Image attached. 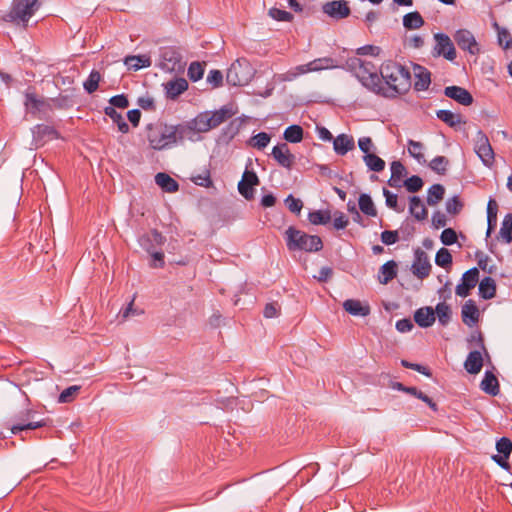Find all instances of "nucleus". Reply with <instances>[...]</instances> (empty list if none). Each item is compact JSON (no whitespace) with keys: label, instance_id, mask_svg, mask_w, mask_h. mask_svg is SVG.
<instances>
[{"label":"nucleus","instance_id":"603ef678","mask_svg":"<svg viewBox=\"0 0 512 512\" xmlns=\"http://www.w3.org/2000/svg\"><path fill=\"white\" fill-rule=\"evenodd\" d=\"M404 186L408 192L415 193L422 189L423 180L419 176L413 175L405 180Z\"/></svg>","mask_w":512,"mask_h":512},{"label":"nucleus","instance_id":"c03bdc74","mask_svg":"<svg viewBox=\"0 0 512 512\" xmlns=\"http://www.w3.org/2000/svg\"><path fill=\"white\" fill-rule=\"evenodd\" d=\"M499 233L506 243L512 242V214L505 215Z\"/></svg>","mask_w":512,"mask_h":512},{"label":"nucleus","instance_id":"412c9836","mask_svg":"<svg viewBox=\"0 0 512 512\" xmlns=\"http://www.w3.org/2000/svg\"><path fill=\"white\" fill-rule=\"evenodd\" d=\"M444 94L464 106H468L473 102V97L470 92L459 86L446 87Z\"/></svg>","mask_w":512,"mask_h":512},{"label":"nucleus","instance_id":"a18cd8bd","mask_svg":"<svg viewBox=\"0 0 512 512\" xmlns=\"http://www.w3.org/2000/svg\"><path fill=\"white\" fill-rule=\"evenodd\" d=\"M231 117V113L228 109H220L218 111H215L213 113H209V121L211 124V129L216 128L220 124H222L224 121H226L228 118Z\"/></svg>","mask_w":512,"mask_h":512},{"label":"nucleus","instance_id":"dca6fc26","mask_svg":"<svg viewBox=\"0 0 512 512\" xmlns=\"http://www.w3.org/2000/svg\"><path fill=\"white\" fill-rule=\"evenodd\" d=\"M162 69L169 72H179L184 69L182 58L179 52L175 49L169 48L162 53Z\"/></svg>","mask_w":512,"mask_h":512},{"label":"nucleus","instance_id":"774afa93","mask_svg":"<svg viewBox=\"0 0 512 512\" xmlns=\"http://www.w3.org/2000/svg\"><path fill=\"white\" fill-rule=\"evenodd\" d=\"M348 223L349 220L343 212L337 211L334 213L333 226L335 229H344Z\"/></svg>","mask_w":512,"mask_h":512},{"label":"nucleus","instance_id":"a19ab883","mask_svg":"<svg viewBox=\"0 0 512 512\" xmlns=\"http://www.w3.org/2000/svg\"><path fill=\"white\" fill-rule=\"evenodd\" d=\"M408 152L418 163H425L424 145L421 142L409 140Z\"/></svg>","mask_w":512,"mask_h":512},{"label":"nucleus","instance_id":"393cba45","mask_svg":"<svg viewBox=\"0 0 512 512\" xmlns=\"http://www.w3.org/2000/svg\"><path fill=\"white\" fill-rule=\"evenodd\" d=\"M414 75L415 82L414 88L416 91H425L429 88L431 84V74L430 72L420 65L414 66Z\"/></svg>","mask_w":512,"mask_h":512},{"label":"nucleus","instance_id":"3c124183","mask_svg":"<svg viewBox=\"0 0 512 512\" xmlns=\"http://www.w3.org/2000/svg\"><path fill=\"white\" fill-rule=\"evenodd\" d=\"M435 262L440 267H447L452 263V255L446 248H441L435 257Z\"/></svg>","mask_w":512,"mask_h":512},{"label":"nucleus","instance_id":"09e8293b","mask_svg":"<svg viewBox=\"0 0 512 512\" xmlns=\"http://www.w3.org/2000/svg\"><path fill=\"white\" fill-rule=\"evenodd\" d=\"M101 80V74L97 70H92L84 82V89L89 93H93L98 89L99 82Z\"/></svg>","mask_w":512,"mask_h":512},{"label":"nucleus","instance_id":"e433bc0d","mask_svg":"<svg viewBox=\"0 0 512 512\" xmlns=\"http://www.w3.org/2000/svg\"><path fill=\"white\" fill-rule=\"evenodd\" d=\"M360 210L367 216L375 217L377 210L375 205L368 194H361L358 200Z\"/></svg>","mask_w":512,"mask_h":512},{"label":"nucleus","instance_id":"f03ea898","mask_svg":"<svg viewBox=\"0 0 512 512\" xmlns=\"http://www.w3.org/2000/svg\"><path fill=\"white\" fill-rule=\"evenodd\" d=\"M383 79L396 94H404L411 87V74L407 68L395 61H386L380 68Z\"/></svg>","mask_w":512,"mask_h":512},{"label":"nucleus","instance_id":"8fccbe9b","mask_svg":"<svg viewBox=\"0 0 512 512\" xmlns=\"http://www.w3.org/2000/svg\"><path fill=\"white\" fill-rule=\"evenodd\" d=\"M405 172V167L399 161H394L391 164V178L388 181L390 186H396L395 181L400 180L403 173Z\"/></svg>","mask_w":512,"mask_h":512},{"label":"nucleus","instance_id":"c9c22d12","mask_svg":"<svg viewBox=\"0 0 512 512\" xmlns=\"http://www.w3.org/2000/svg\"><path fill=\"white\" fill-rule=\"evenodd\" d=\"M424 25V20L419 12H410L403 17V26L406 29H419Z\"/></svg>","mask_w":512,"mask_h":512},{"label":"nucleus","instance_id":"7ed1b4c3","mask_svg":"<svg viewBox=\"0 0 512 512\" xmlns=\"http://www.w3.org/2000/svg\"><path fill=\"white\" fill-rule=\"evenodd\" d=\"M347 66L367 89L375 93L382 91V80L378 75V69L372 62L351 57L347 60Z\"/></svg>","mask_w":512,"mask_h":512},{"label":"nucleus","instance_id":"f257e3e1","mask_svg":"<svg viewBox=\"0 0 512 512\" xmlns=\"http://www.w3.org/2000/svg\"><path fill=\"white\" fill-rule=\"evenodd\" d=\"M189 128L179 125H168L162 122L151 123L146 126V139L153 150H165L182 143Z\"/></svg>","mask_w":512,"mask_h":512},{"label":"nucleus","instance_id":"39448f33","mask_svg":"<svg viewBox=\"0 0 512 512\" xmlns=\"http://www.w3.org/2000/svg\"><path fill=\"white\" fill-rule=\"evenodd\" d=\"M39 7V0H13L10 11L5 16V20L27 27L28 21Z\"/></svg>","mask_w":512,"mask_h":512},{"label":"nucleus","instance_id":"13d9d810","mask_svg":"<svg viewBox=\"0 0 512 512\" xmlns=\"http://www.w3.org/2000/svg\"><path fill=\"white\" fill-rule=\"evenodd\" d=\"M447 165L448 160L444 156L435 157L429 164L430 168L439 174H444L446 172Z\"/></svg>","mask_w":512,"mask_h":512},{"label":"nucleus","instance_id":"37998d69","mask_svg":"<svg viewBox=\"0 0 512 512\" xmlns=\"http://www.w3.org/2000/svg\"><path fill=\"white\" fill-rule=\"evenodd\" d=\"M308 219L313 225H324L331 220V214L328 210H316L309 213Z\"/></svg>","mask_w":512,"mask_h":512},{"label":"nucleus","instance_id":"0e129e2a","mask_svg":"<svg viewBox=\"0 0 512 512\" xmlns=\"http://www.w3.org/2000/svg\"><path fill=\"white\" fill-rule=\"evenodd\" d=\"M462 207L463 205L458 196H454L448 199L446 202L447 212L453 215L458 214L461 211Z\"/></svg>","mask_w":512,"mask_h":512},{"label":"nucleus","instance_id":"6e6552de","mask_svg":"<svg viewBox=\"0 0 512 512\" xmlns=\"http://www.w3.org/2000/svg\"><path fill=\"white\" fill-rule=\"evenodd\" d=\"M24 106L26 112L34 117L44 115L51 110L49 102L31 90L25 93Z\"/></svg>","mask_w":512,"mask_h":512},{"label":"nucleus","instance_id":"72a5a7b5","mask_svg":"<svg viewBox=\"0 0 512 512\" xmlns=\"http://www.w3.org/2000/svg\"><path fill=\"white\" fill-rule=\"evenodd\" d=\"M496 294V282L491 277L483 278L479 283V295L483 299H492Z\"/></svg>","mask_w":512,"mask_h":512},{"label":"nucleus","instance_id":"6ab92c4d","mask_svg":"<svg viewBox=\"0 0 512 512\" xmlns=\"http://www.w3.org/2000/svg\"><path fill=\"white\" fill-rule=\"evenodd\" d=\"M272 156L284 168L290 169L294 164L295 157L290 152L286 143L278 144L272 149Z\"/></svg>","mask_w":512,"mask_h":512},{"label":"nucleus","instance_id":"4d7b16f0","mask_svg":"<svg viewBox=\"0 0 512 512\" xmlns=\"http://www.w3.org/2000/svg\"><path fill=\"white\" fill-rule=\"evenodd\" d=\"M406 393H409V394L417 397L418 399L422 400L423 402L427 403L429 405V407H431L434 411L437 410L436 403L433 402V400L430 397H428L426 394H424L422 391L418 390L417 388H415V387L407 388Z\"/></svg>","mask_w":512,"mask_h":512},{"label":"nucleus","instance_id":"052dcab7","mask_svg":"<svg viewBox=\"0 0 512 512\" xmlns=\"http://www.w3.org/2000/svg\"><path fill=\"white\" fill-rule=\"evenodd\" d=\"M358 147L364 153V155L374 153L376 149L372 139L370 137H361L358 139Z\"/></svg>","mask_w":512,"mask_h":512},{"label":"nucleus","instance_id":"aec40b11","mask_svg":"<svg viewBox=\"0 0 512 512\" xmlns=\"http://www.w3.org/2000/svg\"><path fill=\"white\" fill-rule=\"evenodd\" d=\"M164 242H165V237L157 230H152L149 233L144 234L139 238L140 246L147 252H151L157 246L163 245Z\"/></svg>","mask_w":512,"mask_h":512},{"label":"nucleus","instance_id":"bf43d9fd","mask_svg":"<svg viewBox=\"0 0 512 512\" xmlns=\"http://www.w3.org/2000/svg\"><path fill=\"white\" fill-rule=\"evenodd\" d=\"M285 204L290 212L299 214L303 208V203L300 199L295 198L293 195L287 196Z\"/></svg>","mask_w":512,"mask_h":512},{"label":"nucleus","instance_id":"9b49d317","mask_svg":"<svg viewBox=\"0 0 512 512\" xmlns=\"http://www.w3.org/2000/svg\"><path fill=\"white\" fill-rule=\"evenodd\" d=\"M479 280V270L474 267L466 271L461 278V282L456 286L455 293L460 297H467L470 291L477 285Z\"/></svg>","mask_w":512,"mask_h":512},{"label":"nucleus","instance_id":"6e6d98bb","mask_svg":"<svg viewBox=\"0 0 512 512\" xmlns=\"http://www.w3.org/2000/svg\"><path fill=\"white\" fill-rule=\"evenodd\" d=\"M496 449L499 452V454L506 456V458H509L512 452V441L509 438L502 437L500 440L497 441Z\"/></svg>","mask_w":512,"mask_h":512},{"label":"nucleus","instance_id":"49530a36","mask_svg":"<svg viewBox=\"0 0 512 512\" xmlns=\"http://www.w3.org/2000/svg\"><path fill=\"white\" fill-rule=\"evenodd\" d=\"M434 312L437 315L438 320L442 325L448 324V322L451 319V314H452L449 305H447L444 302L438 303L436 305Z\"/></svg>","mask_w":512,"mask_h":512},{"label":"nucleus","instance_id":"de8ad7c7","mask_svg":"<svg viewBox=\"0 0 512 512\" xmlns=\"http://www.w3.org/2000/svg\"><path fill=\"white\" fill-rule=\"evenodd\" d=\"M271 136L266 132H260L256 135H254L249 140V145L253 148L262 150L264 149L270 142Z\"/></svg>","mask_w":512,"mask_h":512},{"label":"nucleus","instance_id":"ea45409f","mask_svg":"<svg viewBox=\"0 0 512 512\" xmlns=\"http://www.w3.org/2000/svg\"><path fill=\"white\" fill-rule=\"evenodd\" d=\"M105 114L109 116L114 123L117 124L118 129L122 133H127L129 131V126L125 122L123 116L118 113L114 107L108 106L105 108Z\"/></svg>","mask_w":512,"mask_h":512},{"label":"nucleus","instance_id":"338daca9","mask_svg":"<svg viewBox=\"0 0 512 512\" xmlns=\"http://www.w3.org/2000/svg\"><path fill=\"white\" fill-rule=\"evenodd\" d=\"M399 239L398 231L396 230H385L381 233V241L385 245H393Z\"/></svg>","mask_w":512,"mask_h":512},{"label":"nucleus","instance_id":"79ce46f5","mask_svg":"<svg viewBox=\"0 0 512 512\" xmlns=\"http://www.w3.org/2000/svg\"><path fill=\"white\" fill-rule=\"evenodd\" d=\"M284 139L291 143H299L303 139V129L299 125H291L284 131Z\"/></svg>","mask_w":512,"mask_h":512},{"label":"nucleus","instance_id":"4c0bfd02","mask_svg":"<svg viewBox=\"0 0 512 512\" xmlns=\"http://www.w3.org/2000/svg\"><path fill=\"white\" fill-rule=\"evenodd\" d=\"M363 161L371 171L381 172L385 169V161L375 153L364 155Z\"/></svg>","mask_w":512,"mask_h":512},{"label":"nucleus","instance_id":"ddd939ff","mask_svg":"<svg viewBox=\"0 0 512 512\" xmlns=\"http://www.w3.org/2000/svg\"><path fill=\"white\" fill-rule=\"evenodd\" d=\"M454 39L460 49L468 51L471 55H477L480 52L479 45L469 30H458L454 35Z\"/></svg>","mask_w":512,"mask_h":512},{"label":"nucleus","instance_id":"20e7f679","mask_svg":"<svg viewBox=\"0 0 512 512\" xmlns=\"http://www.w3.org/2000/svg\"><path fill=\"white\" fill-rule=\"evenodd\" d=\"M285 239L288 250L318 252L323 248L322 240L317 235H309L293 226L285 231Z\"/></svg>","mask_w":512,"mask_h":512},{"label":"nucleus","instance_id":"e2e57ef3","mask_svg":"<svg viewBox=\"0 0 512 512\" xmlns=\"http://www.w3.org/2000/svg\"><path fill=\"white\" fill-rule=\"evenodd\" d=\"M383 194H384V196L386 198V205L389 208H391V209H393V210H395L397 212H402L403 211L404 208H399L398 207V203H397L398 197H397L396 194L390 192L387 189L383 190Z\"/></svg>","mask_w":512,"mask_h":512},{"label":"nucleus","instance_id":"58836bf2","mask_svg":"<svg viewBox=\"0 0 512 512\" xmlns=\"http://www.w3.org/2000/svg\"><path fill=\"white\" fill-rule=\"evenodd\" d=\"M437 118L446 123L450 127H456L462 122L461 115L453 113L449 110H438Z\"/></svg>","mask_w":512,"mask_h":512},{"label":"nucleus","instance_id":"473e14b6","mask_svg":"<svg viewBox=\"0 0 512 512\" xmlns=\"http://www.w3.org/2000/svg\"><path fill=\"white\" fill-rule=\"evenodd\" d=\"M125 65L134 71L151 66V59L147 55L127 56Z\"/></svg>","mask_w":512,"mask_h":512},{"label":"nucleus","instance_id":"f8f14e48","mask_svg":"<svg viewBox=\"0 0 512 512\" xmlns=\"http://www.w3.org/2000/svg\"><path fill=\"white\" fill-rule=\"evenodd\" d=\"M322 10L329 17L336 20L347 18L351 13L348 2L345 0L328 1L323 4Z\"/></svg>","mask_w":512,"mask_h":512},{"label":"nucleus","instance_id":"4468645a","mask_svg":"<svg viewBox=\"0 0 512 512\" xmlns=\"http://www.w3.org/2000/svg\"><path fill=\"white\" fill-rule=\"evenodd\" d=\"M258 184L259 178L257 174L254 171L246 170L241 181L238 183V191L246 200H252L255 193L254 187Z\"/></svg>","mask_w":512,"mask_h":512},{"label":"nucleus","instance_id":"423d86ee","mask_svg":"<svg viewBox=\"0 0 512 512\" xmlns=\"http://www.w3.org/2000/svg\"><path fill=\"white\" fill-rule=\"evenodd\" d=\"M254 69L246 59H238L227 70L226 80L233 86H244L253 78Z\"/></svg>","mask_w":512,"mask_h":512},{"label":"nucleus","instance_id":"5fc2aeb1","mask_svg":"<svg viewBox=\"0 0 512 512\" xmlns=\"http://www.w3.org/2000/svg\"><path fill=\"white\" fill-rule=\"evenodd\" d=\"M80 390V386H77V385H73V386H70L66 389H64L61 394L59 395V399L58 401L60 403H68L70 401H72L75 396L78 394Z\"/></svg>","mask_w":512,"mask_h":512},{"label":"nucleus","instance_id":"4be33fe9","mask_svg":"<svg viewBox=\"0 0 512 512\" xmlns=\"http://www.w3.org/2000/svg\"><path fill=\"white\" fill-rule=\"evenodd\" d=\"M166 96L169 99L175 100L179 95L188 89V82L184 78H176L164 84Z\"/></svg>","mask_w":512,"mask_h":512},{"label":"nucleus","instance_id":"c756f323","mask_svg":"<svg viewBox=\"0 0 512 512\" xmlns=\"http://www.w3.org/2000/svg\"><path fill=\"white\" fill-rule=\"evenodd\" d=\"M483 366V358L479 351H471L464 363L466 371L470 374H477Z\"/></svg>","mask_w":512,"mask_h":512},{"label":"nucleus","instance_id":"cd10ccee","mask_svg":"<svg viewBox=\"0 0 512 512\" xmlns=\"http://www.w3.org/2000/svg\"><path fill=\"white\" fill-rule=\"evenodd\" d=\"M409 212L418 221H423L428 217V210L418 196L409 198Z\"/></svg>","mask_w":512,"mask_h":512},{"label":"nucleus","instance_id":"b1692460","mask_svg":"<svg viewBox=\"0 0 512 512\" xmlns=\"http://www.w3.org/2000/svg\"><path fill=\"white\" fill-rule=\"evenodd\" d=\"M462 320L463 322L469 326H474L479 320V310L477 305L473 300H468L462 306L461 310Z\"/></svg>","mask_w":512,"mask_h":512},{"label":"nucleus","instance_id":"bb28decb","mask_svg":"<svg viewBox=\"0 0 512 512\" xmlns=\"http://www.w3.org/2000/svg\"><path fill=\"white\" fill-rule=\"evenodd\" d=\"M343 308L346 312L353 316L365 317L370 314V307L368 304H363L359 300L348 299L344 301Z\"/></svg>","mask_w":512,"mask_h":512},{"label":"nucleus","instance_id":"2eb2a0df","mask_svg":"<svg viewBox=\"0 0 512 512\" xmlns=\"http://www.w3.org/2000/svg\"><path fill=\"white\" fill-rule=\"evenodd\" d=\"M412 273L419 279H424L429 276L431 264L427 254L420 248L415 251V260L412 264Z\"/></svg>","mask_w":512,"mask_h":512},{"label":"nucleus","instance_id":"1a4fd4ad","mask_svg":"<svg viewBox=\"0 0 512 512\" xmlns=\"http://www.w3.org/2000/svg\"><path fill=\"white\" fill-rule=\"evenodd\" d=\"M474 150L485 166L493 165L494 151L488 137L481 130L476 133Z\"/></svg>","mask_w":512,"mask_h":512},{"label":"nucleus","instance_id":"864d4df0","mask_svg":"<svg viewBox=\"0 0 512 512\" xmlns=\"http://www.w3.org/2000/svg\"><path fill=\"white\" fill-rule=\"evenodd\" d=\"M204 67L199 62H192L188 68V77L191 81L196 82L203 77Z\"/></svg>","mask_w":512,"mask_h":512},{"label":"nucleus","instance_id":"5701e85b","mask_svg":"<svg viewBox=\"0 0 512 512\" xmlns=\"http://www.w3.org/2000/svg\"><path fill=\"white\" fill-rule=\"evenodd\" d=\"M355 148V141L351 135L340 134L333 139V149L336 154L344 156Z\"/></svg>","mask_w":512,"mask_h":512},{"label":"nucleus","instance_id":"0eeeda50","mask_svg":"<svg viewBox=\"0 0 512 512\" xmlns=\"http://www.w3.org/2000/svg\"><path fill=\"white\" fill-rule=\"evenodd\" d=\"M17 422L11 425L12 434H17L24 430H34L37 428L44 427L46 425V421L44 419L36 420L35 412L33 410L27 409L24 412L20 413L16 416Z\"/></svg>","mask_w":512,"mask_h":512},{"label":"nucleus","instance_id":"69168bd1","mask_svg":"<svg viewBox=\"0 0 512 512\" xmlns=\"http://www.w3.org/2000/svg\"><path fill=\"white\" fill-rule=\"evenodd\" d=\"M440 239L444 245H453L457 241V234L452 228H446L442 231Z\"/></svg>","mask_w":512,"mask_h":512},{"label":"nucleus","instance_id":"f3484780","mask_svg":"<svg viewBox=\"0 0 512 512\" xmlns=\"http://www.w3.org/2000/svg\"><path fill=\"white\" fill-rule=\"evenodd\" d=\"M337 61L332 57H322L314 59L307 64H302V68L299 69L302 72H320L322 70H331L338 68Z\"/></svg>","mask_w":512,"mask_h":512},{"label":"nucleus","instance_id":"2f4dec72","mask_svg":"<svg viewBox=\"0 0 512 512\" xmlns=\"http://www.w3.org/2000/svg\"><path fill=\"white\" fill-rule=\"evenodd\" d=\"M480 386L485 393L492 396H496L500 391L498 379L492 372L489 371L485 373Z\"/></svg>","mask_w":512,"mask_h":512},{"label":"nucleus","instance_id":"f704fd0d","mask_svg":"<svg viewBox=\"0 0 512 512\" xmlns=\"http://www.w3.org/2000/svg\"><path fill=\"white\" fill-rule=\"evenodd\" d=\"M445 188L441 184H434L428 189L427 204L437 205L444 197Z\"/></svg>","mask_w":512,"mask_h":512},{"label":"nucleus","instance_id":"a211bd4d","mask_svg":"<svg viewBox=\"0 0 512 512\" xmlns=\"http://www.w3.org/2000/svg\"><path fill=\"white\" fill-rule=\"evenodd\" d=\"M183 127L189 128L190 132L186 135V139L193 140L197 132H207L211 130L209 121V113L199 114L189 124H181Z\"/></svg>","mask_w":512,"mask_h":512},{"label":"nucleus","instance_id":"9d476101","mask_svg":"<svg viewBox=\"0 0 512 512\" xmlns=\"http://www.w3.org/2000/svg\"><path fill=\"white\" fill-rule=\"evenodd\" d=\"M435 46L433 53L435 56H443L449 61H454L457 57L456 49L450 37L444 33L434 34Z\"/></svg>","mask_w":512,"mask_h":512},{"label":"nucleus","instance_id":"7c9ffc66","mask_svg":"<svg viewBox=\"0 0 512 512\" xmlns=\"http://www.w3.org/2000/svg\"><path fill=\"white\" fill-rule=\"evenodd\" d=\"M156 184L165 192L174 193L179 189V184L171 176L160 172L155 175Z\"/></svg>","mask_w":512,"mask_h":512},{"label":"nucleus","instance_id":"a878e982","mask_svg":"<svg viewBox=\"0 0 512 512\" xmlns=\"http://www.w3.org/2000/svg\"><path fill=\"white\" fill-rule=\"evenodd\" d=\"M415 322L422 328H428L435 322V312L432 307L419 308L414 313Z\"/></svg>","mask_w":512,"mask_h":512},{"label":"nucleus","instance_id":"c85d7f7f","mask_svg":"<svg viewBox=\"0 0 512 512\" xmlns=\"http://www.w3.org/2000/svg\"><path fill=\"white\" fill-rule=\"evenodd\" d=\"M397 275V264L395 261L390 260L383 264L378 272V281L381 284H388Z\"/></svg>","mask_w":512,"mask_h":512},{"label":"nucleus","instance_id":"680f3d73","mask_svg":"<svg viewBox=\"0 0 512 512\" xmlns=\"http://www.w3.org/2000/svg\"><path fill=\"white\" fill-rule=\"evenodd\" d=\"M269 16L277 21H290L293 18L290 12L278 8H271L269 10Z\"/></svg>","mask_w":512,"mask_h":512}]
</instances>
